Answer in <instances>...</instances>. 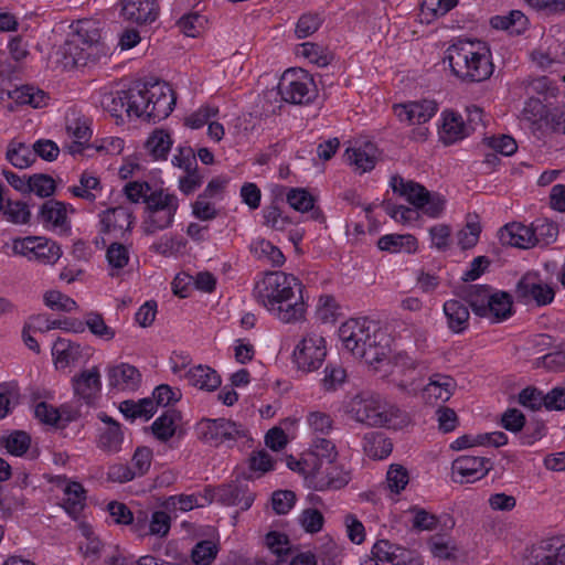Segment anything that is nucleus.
Returning a JSON list of instances; mask_svg holds the SVG:
<instances>
[{"mask_svg": "<svg viewBox=\"0 0 565 565\" xmlns=\"http://www.w3.org/2000/svg\"><path fill=\"white\" fill-rule=\"evenodd\" d=\"M530 565H565V541L557 536L542 540L531 552Z\"/></svg>", "mask_w": 565, "mask_h": 565, "instance_id": "obj_22", "label": "nucleus"}, {"mask_svg": "<svg viewBox=\"0 0 565 565\" xmlns=\"http://www.w3.org/2000/svg\"><path fill=\"white\" fill-rule=\"evenodd\" d=\"M210 492L211 491L206 486L202 492L169 495L163 502V508L168 512L173 513L189 512L195 508H203L212 503V497Z\"/></svg>", "mask_w": 565, "mask_h": 565, "instance_id": "obj_28", "label": "nucleus"}, {"mask_svg": "<svg viewBox=\"0 0 565 565\" xmlns=\"http://www.w3.org/2000/svg\"><path fill=\"white\" fill-rule=\"evenodd\" d=\"M306 424L309 431L316 437H326L331 434L334 428L332 416L321 411H310L306 416Z\"/></svg>", "mask_w": 565, "mask_h": 565, "instance_id": "obj_48", "label": "nucleus"}, {"mask_svg": "<svg viewBox=\"0 0 565 565\" xmlns=\"http://www.w3.org/2000/svg\"><path fill=\"white\" fill-rule=\"evenodd\" d=\"M455 388L456 382L451 376L434 373L429 376L428 383L422 390V398L426 404H444L454 395Z\"/></svg>", "mask_w": 565, "mask_h": 565, "instance_id": "obj_24", "label": "nucleus"}, {"mask_svg": "<svg viewBox=\"0 0 565 565\" xmlns=\"http://www.w3.org/2000/svg\"><path fill=\"white\" fill-rule=\"evenodd\" d=\"M73 388L75 395L85 404L90 405L95 402L102 391L100 373L98 367L81 372L73 379Z\"/></svg>", "mask_w": 565, "mask_h": 565, "instance_id": "obj_26", "label": "nucleus"}, {"mask_svg": "<svg viewBox=\"0 0 565 565\" xmlns=\"http://www.w3.org/2000/svg\"><path fill=\"white\" fill-rule=\"evenodd\" d=\"M106 259L111 269L110 276L115 277L118 275V270L128 265L129 250L121 243L114 241L109 244L106 250Z\"/></svg>", "mask_w": 565, "mask_h": 565, "instance_id": "obj_56", "label": "nucleus"}, {"mask_svg": "<svg viewBox=\"0 0 565 565\" xmlns=\"http://www.w3.org/2000/svg\"><path fill=\"white\" fill-rule=\"evenodd\" d=\"M438 111V104L433 99L409 100L393 105V113L402 124L423 125Z\"/></svg>", "mask_w": 565, "mask_h": 565, "instance_id": "obj_18", "label": "nucleus"}, {"mask_svg": "<svg viewBox=\"0 0 565 565\" xmlns=\"http://www.w3.org/2000/svg\"><path fill=\"white\" fill-rule=\"evenodd\" d=\"M391 185L395 193H399L416 209L423 206L429 193L424 185L414 181H405L398 175L392 177Z\"/></svg>", "mask_w": 565, "mask_h": 565, "instance_id": "obj_36", "label": "nucleus"}, {"mask_svg": "<svg viewBox=\"0 0 565 565\" xmlns=\"http://www.w3.org/2000/svg\"><path fill=\"white\" fill-rule=\"evenodd\" d=\"M492 469L490 458L462 455L451 465L452 478L456 482L472 483L484 478Z\"/></svg>", "mask_w": 565, "mask_h": 565, "instance_id": "obj_16", "label": "nucleus"}, {"mask_svg": "<svg viewBox=\"0 0 565 565\" xmlns=\"http://www.w3.org/2000/svg\"><path fill=\"white\" fill-rule=\"evenodd\" d=\"M218 115V107L213 105H202L195 111L191 113L184 119V125L191 129H200Z\"/></svg>", "mask_w": 565, "mask_h": 565, "instance_id": "obj_63", "label": "nucleus"}, {"mask_svg": "<svg viewBox=\"0 0 565 565\" xmlns=\"http://www.w3.org/2000/svg\"><path fill=\"white\" fill-rule=\"evenodd\" d=\"M72 26L74 32L72 34V39L70 40V44H83L84 46L89 47L97 43L100 39L99 28L93 20H78Z\"/></svg>", "mask_w": 565, "mask_h": 565, "instance_id": "obj_44", "label": "nucleus"}, {"mask_svg": "<svg viewBox=\"0 0 565 565\" xmlns=\"http://www.w3.org/2000/svg\"><path fill=\"white\" fill-rule=\"evenodd\" d=\"M327 356V341L316 332L307 333L296 345L292 360L299 371H317Z\"/></svg>", "mask_w": 565, "mask_h": 565, "instance_id": "obj_10", "label": "nucleus"}, {"mask_svg": "<svg viewBox=\"0 0 565 565\" xmlns=\"http://www.w3.org/2000/svg\"><path fill=\"white\" fill-rule=\"evenodd\" d=\"M54 483L63 490V509L72 519H77L86 503V490L83 484L70 480L66 476L54 477Z\"/></svg>", "mask_w": 565, "mask_h": 565, "instance_id": "obj_20", "label": "nucleus"}, {"mask_svg": "<svg viewBox=\"0 0 565 565\" xmlns=\"http://www.w3.org/2000/svg\"><path fill=\"white\" fill-rule=\"evenodd\" d=\"M13 250L41 264H55L61 255V247L52 239L41 236H26L13 242Z\"/></svg>", "mask_w": 565, "mask_h": 565, "instance_id": "obj_13", "label": "nucleus"}, {"mask_svg": "<svg viewBox=\"0 0 565 565\" xmlns=\"http://www.w3.org/2000/svg\"><path fill=\"white\" fill-rule=\"evenodd\" d=\"M142 99L138 100V118L145 117L149 121L166 119L174 109L177 97L172 87L167 83H156L150 86L138 84Z\"/></svg>", "mask_w": 565, "mask_h": 565, "instance_id": "obj_7", "label": "nucleus"}, {"mask_svg": "<svg viewBox=\"0 0 565 565\" xmlns=\"http://www.w3.org/2000/svg\"><path fill=\"white\" fill-rule=\"evenodd\" d=\"M472 312L491 322H502L513 316V298L504 290L494 289L488 285L471 287Z\"/></svg>", "mask_w": 565, "mask_h": 565, "instance_id": "obj_6", "label": "nucleus"}, {"mask_svg": "<svg viewBox=\"0 0 565 565\" xmlns=\"http://www.w3.org/2000/svg\"><path fill=\"white\" fill-rule=\"evenodd\" d=\"M124 193L130 202L145 204V225L148 233L163 231L173 224L180 205L174 193L156 182L145 180L126 183Z\"/></svg>", "mask_w": 565, "mask_h": 565, "instance_id": "obj_3", "label": "nucleus"}, {"mask_svg": "<svg viewBox=\"0 0 565 565\" xmlns=\"http://www.w3.org/2000/svg\"><path fill=\"white\" fill-rule=\"evenodd\" d=\"M142 98L138 84H136L128 89L105 93L102 96L100 104L113 117L122 120L124 114L129 118H138V111L141 109L138 108V100Z\"/></svg>", "mask_w": 565, "mask_h": 565, "instance_id": "obj_15", "label": "nucleus"}, {"mask_svg": "<svg viewBox=\"0 0 565 565\" xmlns=\"http://www.w3.org/2000/svg\"><path fill=\"white\" fill-rule=\"evenodd\" d=\"M120 15L137 25L150 24L159 15L157 0H122Z\"/></svg>", "mask_w": 565, "mask_h": 565, "instance_id": "obj_21", "label": "nucleus"}, {"mask_svg": "<svg viewBox=\"0 0 565 565\" xmlns=\"http://www.w3.org/2000/svg\"><path fill=\"white\" fill-rule=\"evenodd\" d=\"M471 290L467 299L452 298L443 305L446 326L452 334H463L470 327Z\"/></svg>", "mask_w": 565, "mask_h": 565, "instance_id": "obj_19", "label": "nucleus"}, {"mask_svg": "<svg viewBox=\"0 0 565 565\" xmlns=\"http://www.w3.org/2000/svg\"><path fill=\"white\" fill-rule=\"evenodd\" d=\"M6 159L18 169H26L35 161L32 146L11 140L7 147Z\"/></svg>", "mask_w": 565, "mask_h": 565, "instance_id": "obj_43", "label": "nucleus"}, {"mask_svg": "<svg viewBox=\"0 0 565 565\" xmlns=\"http://www.w3.org/2000/svg\"><path fill=\"white\" fill-rule=\"evenodd\" d=\"M533 235L532 225L520 222L507 224L501 230V239L503 243L523 249L535 246L536 238Z\"/></svg>", "mask_w": 565, "mask_h": 565, "instance_id": "obj_34", "label": "nucleus"}, {"mask_svg": "<svg viewBox=\"0 0 565 565\" xmlns=\"http://www.w3.org/2000/svg\"><path fill=\"white\" fill-rule=\"evenodd\" d=\"M217 545L209 540L198 542L191 552L192 562L195 565H211L216 558Z\"/></svg>", "mask_w": 565, "mask_h": 565, "instance_id": "obj_62", "label": "nucleus"}, {"mask_svg": "<svg viewBox=\"0 0 565 565\" xmlns=\"http://www.w3.org/2000/svg\"><path fill=\"white\" fill-rule=\"evenodd\" d=\"M535 246H547L554 243L558 235V226L555 222L545 217H537L532 223Z\"/></svg>", "mask_w": 565, "mask_h": 565, "instance_id": "obj_50", "label": "nucleus"}, {"mask_svg": "<svg viewBox=\"0 0 565 565\" xmlns=\"http://www.w3.org/2000/svg\"><path fill=\"white\" fill-rule=\"evenodd\" d=\"M302 289L298 277L276 270L266 273L256 282L254 294L257 302L271 316L284 323H294L306 313Z\"/></svg>", "mask_w": 565, "mask_h": 565, "instance_id": "obj_1", "label": "nucleus"}, {"mask_svg": "<svg viewBox=\"0 0 565 565\" xmlns=\"http://www.w3.org/2000/svg\"><path fill=\"white\" fill-rule=\"evenodd\" d=\"M173 145L167 130L156 129L147 139L146 148L154 160H164Z\"/></svg>", "mask_w": 565, "mask_h": 565, "instance_id": "obj_46", "label": "nucleus"}, {"mask_svg": "<svg viewBox=\"0 0 565 565\" xmlns=\"http://www.w3.org/2000/svg\"><path fill=\"white\" fill-rule=\"evenodd\" d=\"M493 29L503 30L512 35H520L527 30L529 19L520 10H511L507 15H494L490 19Z\"/></svg>", "mask_w": 565, "mask_h": 565, "instance_id": "obj_39", "label": "nucleus"}, {"mask_svg": "<svg viewBox=\"0 0 565 565\" xmlns=\"http://www.w3.org/2000/svg\"><path fill=\"white\" fill-rule=\"evenodd\" d=\"M109 385L121 391H136L141 382V374L137 367L128 363H120L109 370Z\"/></svg>", "mask_w": 565, "mask_h": 565, "instance_id": "obj_33", "label": "nucleus"}, {"mask_svg": "<svg viewBox=\"0 0 565 565\" xmlns=\"http://www.w3.org/2000/svg\"><path fill=\"white\" fill-rule=\"evenodd\" d=\"M441 120L438 134L445 145H452L469 136L468 126L459 113L445 110L441 113Z\"/></svg>", "mask_w": 565, "mask_h": 565, "instance_id": "obj_31", "label": "nucleus"}, {"mask_svg": "<svg viewBox=\"0 0 565 565\" xmlns=\"http://www.w3.org/2000/svg\"><path fill=\"white\" fill-rule=\"evenodd\" d=\"M409 512L413 514L412 527L415 531H433L438 526V518L426 511L425 509L414 505L409 508Z\"/></svg>", "mask_w": 565, "mask_h": 565, "instance_id": "obj_64", "label": "nucleus"}, {"mask_svg": "<svg viewBox=\"0 0 565 565\" xmlns=\"http://www.w3.org/2000/svg\"><path fill=\"white\" fill-rule=\"evenodd\" d=\"M324 21V17L319 12L302 13L297 23L295 34L297 39H306L316 33Z\"/></svg>", "mask_w": 565, "mask_h": 565, "instance_id": "obj_57", "label": "nucleus"}, {"mask_svg": "<svg viewBox=\"0 0 565 565\" xmlns=\"http://www.w3.org/2000/svg\"><path fill=\"white\" fill-rule=\"evenodd\" d=\"M451 74L463 83H480L494 72L492 52L481 40H457L445 53Z\"/></svg>", "mask_w": 565, "mask_h": 565, "instance_id": "obj_4", "label": "nucleus"}, {"mask_svg": "<svg viewBox=\"0 0 565 565\" xmlns=\"http://www.w3.org/2000/svg\"><path fill=\"white\" fill-rule=\"evenodd\" d=\"M262 217L263 225L276 232H285L289 226L295 225L292 217L285 214L275 202L263 207Z\"/></svg>", "mask_w": 565, "mask_h": 565, "instance_id": "obj_45", "label": "nucleus"}, {"mask_svg": "<svg viewBox=\"0 0 565 565\" xmlns=\"http://www.w3.org/2000/svg\"><path fill=\"white\" fill-rule=\"evenodd\" d=\"M372 557L381 565H423V559L418 553L388 540L375 542L372 547Z\"/></svg>", "mask_w": 565, "mask_h": 565, "instance_id": "obj_17", "label": "nucleus"}, {"mask_svg": "<svg viewBox=\"0 0 565 565\" xmlns=\"http://www.w3.org/2000/svg\"><path fill=\"white\" fill-rule=\"evenodd\" d=\"M509 441L508 436L503 431H491L481 434H465L459 436L450 444V449L460 451L471 447H501Z\"/></svg>", "mask_w": 565, "mask_h": 565, "instance_id": "obj_29", "label": "nucleus"}, {"mask_svg": "<svg viewBox=\"0 0 565 565\" xmlns=\"http://www.w3.org/2000/svg\"><path fill=\"white\" fill-rule=\"evenodd\" d=\"M287 204L299 213H310V218L317 222H324L323 211L317 206V198L306 188L291 186L286 189Z\"/></svg>", "mask_w": 565, "mask_h": 565, "instance_id": "obj_23", "label": "nucleus"}, {"mask_svg": "<svg viewBox=\"0 0 565 565\" xmlns=\"http://www.w3.org/2000/svg\"><path fill=\"white\" fill-rule=\"evenodd\" d=\"M119 409L127 419L149 420L156 413V404L151 398L127 399L120 403Z\"/></svg>", "mask_w": 565, "mask_h": 565, "instance_id": "obj_42", "label": "nucleus"}, {"mask_svg": "<svg viewBox=\"0 0 565 565\" xmlns=\"http://www.w3.org/2000/svg\"><path fill=\"white\" fill-rule=\"evenodd\" d=\"M34 416L43 424L61 428H64L74 418L64 407L56 408L46 402L35 405Z\"/></svg>", "mask_w": 565, "mask_h": 565, "instance_id": "obj_40", "label": "nucleus"}, {"mask_svg": "<svg viewBox=\"0 0 565 565\" xmlns=\"http://www.w3.org/2000/svg\"><path fill=\"white\" fill-rule=\"evenodd\" d=\"M281 99L294 105H308L317 96V86L312 76L302 68L286 70L278 83Z\"/></svg>", "mask_w": 565, "mask_h": 565, "instance_id": "obj_9", "label": "nucleus"}, {"mask_svg": "<svg viewBox=\"0 0 565 565\" xmlns=\"http://www.w3.org/2000/svg\"><path fill=\"white\" fill-rule=\"evenodd\" d=\"M98 418L106 424V427L99 433L98 447L107 452H118L124 443L120 424L105 413L99 414Z\"/></svg>", "mask_w": 565, "mask_h": 565, "instance_id": "obj_32", "label": "nucleus"}, {"mask_svg": "<svg viewBox=\"0 0 565 565\" xmlns=\"http://www.w3.org/2000/svg\"><path fill=\"white\" fill-rule=\"evenodd\" d=\"M7 221L14 224H26L30 221V210L28 205L21 201L4 200L1 211Z\"/></svg>", "mask_w": 565, "mask_h": 565, "instance_id": "obj_61", "label": "nucleus"}, {"mask_svg": "<svg viewBox=\"0 0 565 565\" xmlns=\"http://www.w3.org/2000/svg\"><path fill=\"white\" fill-rule=\"evenodd\" d=\"M364 450L370 458L382 460L391 455L393 444L383 434L372 433L364 438Z\"/></svg>", "mask_w": 565, "mask_h": 565, "instance_id": "obj_47", "label": "nucleus"}, {"mask_svg": "<svg viewBox=\"0 0 565 565\" xmlns=\"http://www.w3.org/2000/svg\"><path fill=\"white\" fill-rule=\"evenodd\" d=\"M85 323L90 333L104 341H110L116 335V331L105 322L103 316L98 312H88L85 316Z\"/></svg>", "mask_w": 565, "mask_h": 565, "instance_id": "obj_59", "label": "nucleus"}, {"mask_svg": "<svg viewBox=\"0 0 565 565\" xmlns=\"http://www.w3.org/2000/svg\"><path fill=\"white\" fill-rule=\"evenodd\" d=\"M350 412L358 422L374 427L398 430L411 423L406 412L371 393L355 395L350 403Z\"/></svg>", "mask_w": 565, "mask_h": 565, "instance_id": "obj_5", "label": "nucleus"}, {"mask_svg": "<svg viewBox=\"0 0 565 565\" xmlns=\"http://www.w3.org/2000/svg\"><path fill=\"white\" fill-rule=\"evenodd\" d=\"M348 162L354 167L360 174L372 171L377 162V148L373 142H364L359 146L349 147L345 150Z\"/></svg>", "mask_w": 565, "mask_h": 565, "instance_id": "obj_30", "label": "nucleus"}, {"mask_svg": "<svg viewBox=\"0 0 565 565\" xmlns=\"http://www.w3.org/2000/svg\"><path fill=\"white\" fill-rule=\"evenodd\" d=\"M409 482L406 468L401 465H391L386 472V487L392 494H401Z\"/></svg>", "mask_w": 565, "mask_h": 565, "instance_id": "obj_60", "label": "nucleus"}, {"mask_svg": "<svg viewBox=\"0 0 565 565\" xmlns=\"http://www.w3.org/2000/svg\"><path fill=\"white\" fill-rule=\"evenodd\" d=\"M351 470L337 460L320 463L309 478V489L316 491L340 490L351 481Z\"/></svg>", "mask_w": 565, "mask_h": 565, "instance_id": "obj_14", "label": "nucleus"}, {"mask_svg": "<svg viewBox=\"0 0 565 565\" xmlns=\"http://www.w3.org/2000/svg\"><path fill=\"white\" fill-rule=\"evenodd\" d=\"M199 437L211 446L232 448L250 440L248 431L241 424L225 418H205L196 427Z\"/></svg>", "mask_w": 565, "mask_h": 565, "instance_id": "obj_8", "label": "nucleus"}, {"mask_svg": "<svg viewBox=\"0 0 565 565\" xmlns=\"http://www.w3.org/2000/svg\"><path fill=\"white\" fill-rule=\"evenodd\" d=\"M78 354V345L71 342L68 339L57 338L52 347V355L55 362L61 366H67L75 361Z\"/></svg>", "mask_w": 565, "mask_h": 565, "instance_id": "obj_58", "label": "nucleus"}, {"mask_svg": "<svg viewBox=\"0 0 565 565\" xmlns=\"http://www.w3.org/2000/svg\"><path fill=\"white\" fill-rule=\"evenodd\" d=\"M181 415L174 409L164 411L150 426L154 438L161 443L169 441L177 431Z\"/></svg>", "mask_w": 565, "mask_h": 565, "instance_id": "obj_37", "label": "nucleus"}, {"mask_svg": "<svg viewBox=\"0 0 565 565\" xmlns=\"http://www.w3.org/2000/svg\"><path fill=\"white\" fill-rule=\"evenodd\" d=\"M1 446L8 454L22 457L31 446V437L23 430H13L2 438Z\"/></svg>", "mask_w": 565, "mask_h": 565, "instance_id": "obj_54", "label": "nucleus"}, {"mask_svg": "<svg viewBox=\"0 0 565 565\" xmlns=\"http://www.w3.org/2000/svg\"><path fill=\"white\" fill-rule=\"evenodd\" d=\"M250 250L257 259L267 262L273 267H281L286 262L281 249L265 238H258L253 242Z\"/></svg>", "mask_w": 565, "mask_h": 565, "instance_id": "obj_41", "label": "nucleus"}, {"mask_svg": "<svg viewBox=\"0 0 565 565\" xmlns=\"http://www.w3.org/2000/svg\"><path fill=\"white\" fill-rule=\"evenodd\" d=\"M298 54L318 67L328 66L332 60V53L324 46L312 42H305L299 45Z\"/></svg>", "mask_w": 565, "mask_h": 565, "instance_id": "obj_49", "label": "nucleus"}, {"mask_svg": "<svg viewBox=\"0 0 565 565\" xmlns=\"http://www.w3.org/2000/svg\"><path fill=\"white\" fill-rule=\"evenodd\" d=\"M185 376L191 385L207 392L215 391L222 383L217 372L207 365L200 364L191 367Z\"/></svg>", "mask_w": 565, "mask_h": 565, "instance_id": "obj_38", "label": "nucleus"}, {"mask_svg": "<svg viewBox=\"0 0 565 565\" xmlns=\"http://www.w3.org/2000/svg\"><path fill=\"white\" fill-rule=\"evenodd\" d=\"M207 489L211 491L212 502L216 501L224 507H235L239 511L249 510L256 498L255 491L250 489L246 480L236 479L217 487L207 486Z\"/></svg>", "mask_w": 565, "mask_h": 565, "instance_id": "obj_11", "label": "nucleus"}, {"mask_svg": "<svg viewBox=\"0 0 565 565\" xmlns=\"http://www.w3.org/2000/svg\"><path fill=\"white\" fill-rule=\"evenodd\" d=\"M308 455L315 456V463L319 466L320 463H330L337 460L338 450L332 440L326 437H316L312 440Z\"/></svg>", "mask_w": 565, "mask_h": 565, "instance_id": "obj_52", "label": "nucleus"}, {"mask_svg": "<svg viewBox=\"0 0 565 565\" xmlns=\"http://www.w3.org/2000/svg\"><path fill=\"white\" fill-rule=\"evenodd\" d=\"M377 247L392 254H414L418 248V241L412 234H385L377 239Z\"/></svg>", "mask_w": 565, "mask_h": 565, "instance_id": "obj_35", "label": "nucleus"}, {"mask_svg": "<svg viewBox=\"0 0 565 565\" xmlns=\"http://www.w3.org/2000/svg\"><path fill=\"white\" fill-rule=\"evenodd\" d=\"M135 216L127 206H115L99 214V234L103 245L106 241L124 238L131 232Z\"/></svg>", "mask_w": 565, "mask_h": 565, "instance_id": "obj_12", "label": "nucleus"}, {"mask_svg": "<svg viewBox=\"0 0 565 565\" xmlns=\"http://www.w3.org/2000/svg\"><path fill=\"white\" fill-rule=\"evenodd\" d=\"M338 333L343 349L369 365L383 362L391 352L390 337L369 318H351Z\"/></svg>", "mask_w": 565, "mask_h": 565, "instance_id": "obj_2", "label": "nucleus"}, {"mask_svg": "<svg viewBox=\"0 0 565 565\" xmlns=\"http://www.w3.org/2000/svg\"><path fill=\"white\" fill-rule=\"evenodd\" d=\"M265 545L277 556V563L287 561V556L291 551V544L288 536L277 531H270L265 536Z\"/></svg>", "mask_w": 565, "mask_h": 565, "instance_id": "obj_55", "label": "nucleus"}, {"mask_svg": "<svg viewBox=\"0 0 565 565\" xmlns=\"http://www.w3.org/2000/svg\"><path fill=\"white\" fill-rule=\"evenodd\" d=\"M516 294L522 301H534L540 307L550 305L555 298V291L550 285L531 280L527 277L519 280Z\"/></svg>", "mask_w": 565, "mask_h": 565, "instance_id": "obj_27", "label": "nucleus"}, {"mask_svg": "<svg viewBox=\"0 0 565 565\" xmlns=\"http://www.w3.org/2000/svg\"><path fill=\"white\" fill-rule=\"evenodd\" d=\"M347 376V371L342 365L329 362L323 370L320 385L324 392H335L345 383Z\"/></svg>", "mask_w": 565, "mask_h": 565, "instance_id": "obj_53", "label": "nucleus"}, {"mask_svg": "<svg viewBox=\"0 0 565 565\" xmlns=\"http://www.w3.org/2000/svg\"><path fill=\"white\" fill-rule=\"evenodd\" d=\"M38 221L45 228L58 233H66L71 228L66 204L53 199L45 201L41 205L38 213Z\"/></svg>", "mask_w": 565, "mask_h": 565, "instance_id": "obj_25", "label": "nucleus"}, {"mask_svg": "<svg viewBox=\"0 0 565 565\" xmlns=\"http://www.w3.org/2000/svg\"><path fill=\"white\" fill-rule=\"evenodd\" d=\"M70 191L76 198L94 202L102 191L100 181L97 177L84 172L81 175L79 184L73 185Z\"/></svg>", "mask_w": 565, "mask_h": 565, "instance_id": "obj_51", "label": "nucleus"}]
</instances>
